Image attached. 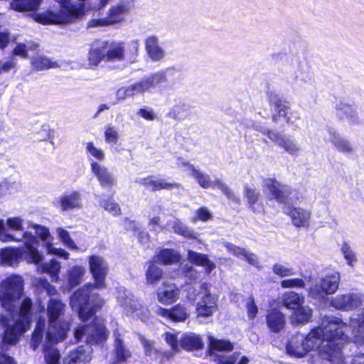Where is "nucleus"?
<instances>
[{
  "instance_id": "nucleus-1",
  "label": "nucleus",
  "mask_w": 364,
  "mask_h": 364,
  "mask_svg": "<svg viewBox=\"0 0 364 364\" xmlns=\"http://www.w3.org/2000/svg\"><path fill=\"white\" fill-rule=\"evenodd\" d=\"M1 293L0 301L2 306L11 313L12 319L4 316H0V324L5 328L2 338L4 344L15 345L21 335L24 333L31 323L29 311L32 301L26 298L21 302L20 307L14 305L15 299L23 292V279L19 275H11L2 281L1 284Z\"/></svg>"
},
{
  "instance_id": "nucleus-2",
  "label": "nucleus",
  "mask_w": 364,
  "mask_h": 364,
  "mask_svg": "<svg viewBox=\"0 0 364 364\" xmlns=\"http://www.w3.org/2000/svg\"><path fill=\"white\" fill-rule=\"evenodd\" d=\"M346 325L343 321L334 316H326L321 325L314 328L306 337L304 343L308 352L317 350L322 359L332 364H344L341 351L345 340Z\"/></svg>"
},
{
  "instance_id": "nucleus-3",
  "label": "nucleus",
  "mask_w": 364,
  "mask_h": 364,
  "mask_svg": "<svg viewBox=\"0 0 364 364\" xmlns=\"http://www.w3.org/2000/svg\"><path fill=\"white\" fill-rule=\"evenodd\" d=\"M90 271L95 279V284H87L76 291L70 298L73 310L78 313L82 321H87L105 303L95 289L105 287V280L108 272V265L100 256L92 255L88 258Z\"/></svg>"
},
{
  "instance_id": "nucleus-4",
  "label": "nucleus",
  "mask_w": 364,
  "mask_h": 364,
  "mask_svg": "<svg viewBox=\"0 0 364 364\" xmlns=\"http://www.w3.org/2000/svg\"><path fill=\"white\" fill-rule=\"evenodd\" d=\"M125 59L124 43L97 39L90 44L88 50L87 68H97L102 62H122Z\"/></svg>"
},
{
  "instance_id": "nucleus-5",
  "label": "nucleus",
  "mask_w": 364,
  "mask_h": 364,
  "mask_svg": "<svg viewBox=\"0 0 364 364\" xmlns=\"http://www.w3.org/2000/svg\"><path fill=\"white\" fill-rule=\"evenodd\" d=\"M65 307L63 302L55 299H51L48 304L49 325L46 339L49 343L55 344L65 338L70 323L67 321L58 320L64 313Z\"/></svg>"
},
{
  "instance_id": "nucleus-6",
  "label": "nucleus",
  "mask_w": 364,
  "mask_h": 364,
  "mask_svg": "<svg viewBox=\"0 0 364 364\" xmlns=\"http://www.w3.org/2000/svg\"><path fill=\"white\" fill-rule=\"evenodd\" d=\"M117 301L118 305L122 308L123 314L127 316L139 319L143 322H146L149 320L150 311L148 307L124 287L118 289Z\"/></svg>"
},
{
  "instance_id": "nucleus-7",
  "label": "nucleus",
  "mask_w": 364,
  "mask_h": 364,
  "mask_svg": "<svg viewBox=\"0 0 364 364\" xmlns=\"http://www.w3.org/2000/svg\"><path fill=\"white\" fill-rule=\"evenodd\" d=\"M36 245L31 244L30 240H26V245L22 247L0 250L1 264L6 266H14L18 264L21 259L26 260L28 263L40 262L43 256L36 249Z\"/></svg>"
},
{
  "instance_id": "nucleus-8",
  "label": "nucleus",
  "mask_w": 364,
  "mask_h": 364,
  "mask_svg": "<svg viewBox=\"0 0 364 364\" xmlns=\"http://www.w3.org/2000/svg\"><path fill=\"white\" fill-rule=\"evenodd\" d=\"M209 287L207 282H203L200 284V290L196 294L194 291L192 293L188 292L189 299H193L194 296H198V301L196 304L197 317H210L218 310V297L210 293Z\"/></svg>"
},
{
  "instance_id": "nucleus-9",
  "label": "nucleus",
  "mask_w": 364,
  "mask_h": 364,
  "mask_svg": "<svg viewBox=\"0 0 364 364\" xmlns=\"http://www.w3.org/2000/svg\"><path fill=\"white\" fill-rule=\"evenodd\" d=\"M108 332L105 326L104 321L97 318L89 326H79L75 331V338L77 341L85 337V341L90 344H99L105 341Z\"/></svg>"
},
{
  "instance_id": "nucleus-10",
  "label": "nucleus",
  "mask_w": 364,
  "mask_h": 364,
  "mask_svg": "<svg viewBox=\"0 0 364 364\" xmlns=\"http://www.w3.org/2000/svg\"><path fill=\"white\" fill-rule=\"evenodd\" d=\"M340 274L338 272H333L322 278L319 284L311 287L309 290V295L317 300L323 299L327 294L335 293L339 285Z\"/></svg>"
},
{
  "instance_id": "nucleus-11",
  "label": "nucleus",
  "mask_w": 364,
  "mask_h": 364,
  "mask_svg": "<svg viewBox=\"0 0 364 364\" xmlns=\"http://www.w3.org/2000/svg\"><path fill=\"white\" fill-rule=\"evenodd\" d=\"M166 81L164 71L158 72L149 77L142 78L141 80L133 83L124 88V97H130L149 90L151 87Z\"/></svg>"
},
{
  "instance_id": "nucleus-12",
  "label": "nucleus",
  "mask_w": 364,
  "mask_h": 364,
  "mask_svg": "<svg viewBox=\"0 0 364 364\" xmlns=\"http://www.w3.org/2000/svg\"><path fill=\"white\" fill-rule=\"evenodd\" d=\"M364 302V294L350 292L338 294L331 299L330 305L333 308L342 311H352L360 306Z\"/></svg>"
},
{
  "instance_id": "nucleus-13",
  "label": "nucleus",
  "mask_w": 364,
  "mask_h": 364,
  "mask_svg": "<svg viewBox=\"0 0 364 364\" xmlns=\"http://www.w3.org/2000/svg\"><path fill=\"white\" fill-rule=\"evenodd\" d=\"M267 101L270 106L274 107L275 113L272 116V121L277 123L280 117H283L287 123H290L288 111L290 109L289 102L273 91L267 93Z\"/></svg>"
},
{
  "instance_id": "nucleus-14",
  "label": "nucleus",
  "mask_w": 364,
  "mask_h": 364,
  "mask_svg": "<svg viewBox=\"0 0 364 364\" xmlns=\"http://www.w3.org/2000/svg\"><path fill=\"white\" fill-rule=\"evenodd\" d=\"M180 296V289L171 282H164L156 290V299L163 305L175 303Z\"/></svg>"
},
{
  "instance_id": "nucleus-15",
  "label": "nucleus",
  "mask_w": 364,
  "mask_h": 364,
  "mask_svg": "<svg viewBox=\"0 0 364 364\" xmlns=\"http://www.w3.org/2000/svg\"><path fill=\"white\" fill-rule=\"evenodd\" d=\"M262 134L276 145L292 156L296 155L299 151V146L293 140L286 137L278 132L266 129L262 132Z\"/></svg>"
},
{
  "instance_id": "nucleus-16",
  "label": "nucleus",
  "mask_w": 364,
  "mask_h": 364,
  "mask_svg": "<svg viewBox=\"0 0 364 364\" xmlns=\"http://www.w3.org/2000/svg\"><path fill=\"white\" fill-rule=\"evenodd\" d=\"M264 187L269 192V199L275 200L279 203H286L291 193L290 191L286 189V186L275 178H266L264 180Z\"/></svg>"
},
{
  "instance_id": "nucleus-17",
  "label": "nucleus",
  "mask_w": 364,
  "mask_h": 364,
  "mask_svg": "<svg viewBox=\"0 0 364 364\" xmlns=\"http://www.w3.org/2000/svg\"><path fill=\"white\" fill-rule=\"evenodd\" d=\"M350 326L354 336V342L358 344H364V309L358 318L350 319ZM355 364H364V353L355 357Z\"/></svg>"
},
{
  "instance_id": "nucleus-18",
  "label": "nucleus",
  "mask_w": 364,
  "mask_h": 364,
  "mask_svg": "<svg viewBox=\"0 0 364 364\" xmlns=\"http://www.w3.org/2000/svg\"><path fill=\"white\" fill-rule=\"evenodd\" d=\"M91 346H81L70 350L63 359V364H87L92 360Z\"/></svg>"
},
{
  "instance_id": "nucleus-19",
  "label": "nucleus",
  "mask_w": 364,
  "mask_h": 364,
  "mask_svg": "<svg viewBox=\"0 0 364 364\" xmlns=\"http://www.w3.org/2000/svg\"><path fill=\"white\" fill-rule=\"evenodd\" d=\"M24 229H0V240L4 242H24L30 240L31 244H37L38 238L26 232Z\"/></svg>"
},
{
  "instance_id": "nucleus-20",
  "label": "nucleus",
  "mask_w": 364,
  "mask_h": 364,
  "mask_svg": "<svg viewBox=\"0 0 364 364\" xmlns=\"http://www.w3.org/2000/svg\"><path fill=\"white\" fill-rule=\"evenodd\" d=\"M156 314L171 321L182 322L186 321L189 316V311L186 306L182 304H177L171 309L158 306L156 309Z\"/></svg>"
},
{
  "instance_id": "nucleus-21",
  "label": "nucleus",
  "mask_w": 364,
  "mask_h": 364,
  "mask_svg": "<svg viewBox=\"0 0 364 364\" xmlns=\"http://www.w3.org/2000/svg\"><path fill=\"white\" fill-rule=\"evenodd\" d=\"M127 11V9L124 4L113 6L109 9L106 17L93 19L92 26H106L119 23L123 20L122 15Z\"/></svg>"
},
{
  "instance_id": "nucleus-22",
  "label": "nucleus",
  "mask_w": 364,
  "mask_h": 364,
  "mask_svg": "<svg viewBox=\"0 0 364 364\" xmlns=\"http://www.w3.org/2000/svg\"><path fill=\"white\" fill-rule=\"evenodd\" d=\"M61 23H71L76 19H80L85 15L83 4L76 6L70 4V1L60 5L58 12Z\"/></svg>"
},
{
  "instance_id": "nucleus-23",
  "label": "nucleus",
  "mask_w": 364,
  "mask_h": 364,
  "mask_svg": "<svg viewBox=\"0 0 364 364\" xmlns=\"http://www.w3.org/2000/svg\"><path fill=\"white\" fill-rule=\"evenodd\" d=\"M55 205L58 206L61 212L80 209L82 206L81 196L78 191H73L68 194L60 196Z\"/></svg>"
},
{
  "instance_id": "nucleus-24",
  "label": "nucleus",
  "mask_w": 364,
  "mask_h": 364,
  "mask_svg": "<svg viewBox=\"0 0 364 364\" xmlns=\"http://www.w3.org/2000/svg\"><path fill=\"white\" fill-rule=\"evenodd\" d=\"M136 183L148 188L151 192L161 190H171L180 187V184L177 183H169L163 179L159 181L154 180L153 176L139 178L136 181Z\"/></svg>"
},
{
  "instance_id": "nucleus-25",
  "label": "nucleus",
  "mask_w": 364,
  "mask_h": 364,
  "mask_svg": "<svg viewBox=\"0 0 364 364\" xmlns=\"http://www.w3.org/2000/svg\"><path fill=\"white\" fill-rule=\"evenodd\" d=\"M122 329H117L114 332V359L112 364L125 362L131 357V352L126 347L122 339Z\"/></svg>"
},
{
  "instance_id": "nucleus-26",
  "label": "nucleus",
  "mask_w": 364,
  "mask_h": 364,
  "mask_svg": "<svg viewBox=\"0 0 364 364\" xmlns=\"http://www.w3.org/2000/svg\"><path fill=\"white\" fill-rule=\"evenodd\" d=\"M90 166L92 173L97 177L101 186L112 188V186H116V180L113 177L112 174L109 172L107 168L100 166L95 161H92L90 163Z\"/></svg>"
},
{
  "instance_id": "nucleus-27",
  "label": "nucleus",
  "mask_w": 364,
  "mask_h": 364,
  "mask_svg": "<svg viewBox=\"0 0 364 364\" xmlns=\"http://www.w3.org/2000/svg\"><path fill=\"white\" fill-rule=\"evenodd\" d=\"M286 214L290 217L293 225L296 228H305L309 225L311 214L309 210L291 206Z\"/></svg>"
},
{
  "instance_id": "nucleus-28",
  "label": "nucleus",
  "mask_w": 364,
  "mask_h": 364,
  "mask_svg": "<svg viewBox=\"0 0 364 364\" xmlns=\"http://www.w3.org/2000/svg\"><path fill=\"white\" fill-rule=\"evenodd\" d=\"M35 230L37 237H39L41 240L43 242V245L46 247L48 253L58 255L65 259H68L69 253L68 252L63 249L56 248L53 246V237L50 236V234L48 231L49 229Z\"/></svg>"
},
{
  "instance_id": "nucleus-29",
  "label": "nucleus",
  "mask_w": 364,
  "mask_h": 364,
  "mask_svg": "<svg viewBox=\"0 0 364 364\" xmlns=\"http://www.w3.org/2000/svg\"><path fill=\"white\" fill-rule=\"evenodd\" d=\"M304 336L296 334L292 336L287 346V353L291 356L301 358L308 353V348L304 343Z\"/></svg>"
},
{
  "instance_id": "nucleus-30",
  "label": "nucleus",
  "mask_w": 364,
  "mask_h": 364,
  "mask_svg": "<svg viewBox=\"0 0 364 364\" xmlns=\"http://www.w3.org/2000/svg\"><path fill=\"white\" fill-rule=\"evenodd\" d=\"M245 198L247 199L248 207L254 213H264V205L261 200L260 193L256 189L246 187L244 191Z\"/></svg>"
},
{
  "instance_id": "nucleus-31",
  "label": "nucleus",
  "mask_w": 364,
  "mask_h": 364,
  "mask_svg": "<svg viewBox=\"0 0 364 364\" xmlns=\"http://www.w3.org/2000/svg\"><path fill=\"white\" fill-rule=\"evenodd\" d=\"M188 259L192 264L203 267L207 275L215 268V264L210 261L206 255L188 250Z\"/></svg>"
},
{
  "instance_id": "nucleus-32",
  "label": "nucleus",
  "mask_w": 364,
  "mask_h": 364,
  "mask_svg": "<svg viewBox=\"0 0 364 364\" xmlns=\"http://www.w3.org/2000/svg\"><path fill=\"white\" fill-rule=\"evenodd\" d=\"M267 324L272 332L278 333L285 325V316L279 311L274 309L267 315Z\"/></svg>"
},
{
  "instance_id": "nucleus-33",
  "label": "nucleus",
  "mask_w": 364,
  "mask_h": 364,
  "mask_svg": "<svg viewBox=\"0 0 364 364\" xmlns=\"http://www.w3.org/2000/svg\"><path fill=\"white\" fill-rule=\"evenodd\" d=\"M180 346L186 350H194L202 348L203 343L199 335L190 332L181 337Z\"/></svg>"
},
{
  "instance_id": "nucleus-34",
  "label": "nucleus",
  "mask_w": 364,
  "mask_h": 364,
  "mask_svg": "<svg viewBox=\"0 0 364 364\" xmlns=\"http://www.w3.org/2000/svg\"><path fill=\"white\" fill-rule=\"evenodd\" d=\"M153 260L162 264H172L180 262L181 255L175 250L163 249L154 257Z\"/></svg>"
},
{
  "instance_id": "nucleus-35",
  "label": "nucleus",
  "mask_w": 364,
  "mask_h": 364,
  "mask_svg": "<svg viewBox=\"0 0 364 364\" xmlns=\"http://www.w3.org/2000/svg\"><path fill=\"white\" fill-rule=\"evenodd\" d=\"M336 109L337 117L340 120L347 119L351 124L358 123L357 113L350 105L340 102L336 105Z\"/></svg>"
},
{
  "instance_id": "nucleus-36",
  "label": "nucleus",
  "mask_w": 364,
  "mask_h": 364,
  "mask_svg": "<svg viewBox=\"0 0 364 364\" xmlns=\"http://www.w3.org/2000/svg\"><path fill=\"white\" fill-rule=\"evenodd\" d=\"M225 247L229 252L237 257L245 259L250 264L258 266L259 262L257 257L253 253L247 252L245 249L239 247L231 243H226Z\"/></svg>"
},
{
  "instance_id": "nucleus-37",
  "label": "nucleus",
  "mask_w": 364,
  "mask_h": 364,
  "mask_svg": "<svg viewBox=\"0 0 364 364\" xmlns=\"http://www.w3.org/2000/svg\"><path fill=\"white\" fill-rule=\"evenodd\" d=\"M60 264L56 259H50L48 262L42 264L38 267V272L48 274L53 282H57L59 280V272L60 270Z\"/></svg>"
},
{
  "instance_id": "nucleus-38",
  "label": "nucleus",
  "mask_w": 364,
  "mask_h": 364,
  "mask_svg": "<svg viewBox=\"0 0 364 364\" xmlns=\"http://www.w3.org/2000/svg\"><path fill=\"white\" fill-rule=\"evenodd\" d=\"M145 48L148 55L152 60H159L163 58L164 51L159 46L156 37H148L145 41Z\"/></svg>"
},
{
  "instance_id": "nucleus-39",
  "label": "nucleus",
  "mask_w": 364,
  "mask_h": 364,
  "mask_svg": "<svg viewBox=\"0 0 364 364\" xmlns=\"http://www.w3.org/2000/svg\"><path fill=\"white\" fill-rule=\"evenodd\" d=\"M210 354H215V352L231 351L233 349V345L228 340L217 339L213 336H208Z\"/></svg>"
},
{
  "instance_id": "nucleus-40",
  "label": "nucleus",
  "mask_w": 364,
  "mask_h": 364,
  "mask_svg": "<svg viewBox=\"0 0 364 364\" xmlns=\"http://www.w3.org/2000/svg\"><path fill=\"white\" fill-rule=\"evenodd\" d=\"M86 272V269L82 266H74L68 272L67 279L70 288L80 284Z\"/></svg>"
},
{
  "instance_id": "nucleus-41",
  "label": "nucleus",
  "mask_w": 364,
  "mask_h": 364,
  "mask_svg": "<svg viewBox=\"0 0 364 364\" xmlns=\"http://www.w3.org/2000/svg\"><path fill=\"white\" fill-rule=\"evenodd\" d=\"M35 20L43 25L61 24L60 14L51 10L35 15Z\"/></svg>"
},
{
  "instance_id": "nucleus-42",
  "label": "nucleus",
  "mask_w": 364,
  "mask_h": 364,
  "mask_svg": "<svg viewBox=\"0 0 364 364\" xmlns=\"http://www.w3.org/2000/svg\"><path fill=\"white\" fill-rule=\"evenodd\" d=\"M304 299L294 291L287 292L282 297V302L285 307L289 309H296L301 306Z\"/></svg>"
},
{
  "instance_id": "nucleus-43",
  "label": "nucleus",
  "mask_w": 364,
  "mask_h": 364,
  "mask_svg": "<svg viewBox=\"0 0 364 364\" xmlns=\"http://www.w3.org/2000/svg\"><path fill=\"white\" fill-rule=\"evenodd\" d=\"M154 260L150 262L146 272V279L148 284H156L164 274L162 269L154 264Z\"/></svg>"
},
{
  "instance_id": "nucleus-44",
  "label": "nucleus",
  "mask_w": 364,
  "mask_h": 364,
  "mask_svg": "<svg viewBox=\"0 0 364 364\" xmlns=\"http://www.w3.org/2000/svg\"><path fill=\"white\" fill-rule=\"evenodd\" d=\"M240 355V354L237 353H234L230 355H215V361L218 364H247L248 358L242 356L239 359Z\"/></svg>"
},
{
  "instance_id": "nucleus-45",
  "label": "nucleus",
  "mask_w": 364,
  "mask_h": 364,
  "mask_svg": "<svg viewBox=\"0 0 364 364\" xmlns=\"http://www.w3.org/2000/svg\"><path fill=\"white\" fill-rule=\"evenodd\" d=\"M311 315V309L309 307L301 306L294 311L291 320L294 324L304 323L309 321Z\"/></svg>"
},
{
  "instance_id": "nucleus-46",
  "label": "nucleus",
  "mask_w": 364,
  "mask_h": 364,
  "mask_svg": "<svg viewBox=\"0 0 364 364\" xmlns=\"http://www.w3.org/2000/svg\"><path fill=\"white\" fill-rule=\"evenodd\" d=\"M31 63L33 69L37 71L46 70L58 67L57 63L53 62L49 58L43 55H38L33 58Z\"/></svg>"
},
{
  "instance_id": "nucleus-47",
  "label": "nucleus",
  "mask_w": 364,
  "mask_h": 364,
  "mask_svg": "<svg viewBox=\"0 0 364 364\" xmlns=\"http://www.w3.org/2000/svg\"><path fill=\"white\" fill-rule=\"evenodd\" d=\"M46 321L45 318H38L36 328L34 330V332L33 333L31 338V346L33 350H36L38 347L40 343L43 339V330L46 326Z\"/></svg>"
},
{
  "instance_id": "nucleus-48",
  "label": "nucleus",
  "mask_w": 364,
  "mask_h": 364,
  "mask_svg": "<svg viewBox=\"0 0 364 364\" xmlns=\"http://www.w3.org/2000/svg\"><path fill=\"white\" fill-rule=\"evenodd\" d=\"M11 7L16 11L24 12L36 11L39 6L33 0H13Z\"/></svg>"
},
{
  "instance_id": "nucleus-49",
  "label": "nucleus",
  "mask_w": 364,
  "mask_h": 364,
  "mask_svg": "<svg viewBox=\"0 0 364 364\" xmlns=\"http://www.w3.org/2000/svg\"><path fill=\"white\" fill-rule=\"evenodd\" d=\"M100 206L111 213L113 216H119L122 214L121 208L119 205L114 201L112 196L102 200L100 201Z\"/></svg>"
},
{
  "instance_id": "nucleus-50",
  "label": "nucleus",
  "mask_w": 364,
  "mask_h": 364,
  "mask_svg": "<svg viewBox=\"0 0 364 364\" xmlns=\"http://www.w3.org/2000/svg\"><path fill=\"white\" fill-rule=\"evenodd\" d=\"M189 169L201 188H208L211 186V181L208 175L200 172L198 169H196L193 165H190Z\"/></svg>"
},
{
  "instance_id": "nucleus-51",
  "label": "nucleus",
  "mask_w": 364,
  "mask_h": 364,
  "mask_svg": "<svg viewBox=\"0 0 364 364\" xmlns=\"http://www.w3.org/2000/svg\"><path fill=\"white\" fill-rule=\"evenodd\" d=\"M341 252L348 265L350 267H353L357 262L358 259L355 252L351 248L350 245L347 242H343L341 247Z\"/></svg>"
},
{
  "instance_id": "nucleus-52",
  "label": "nucleus",
  "mask_w": 364,
  "mask_h": 364,
  "mask_svg": "<svg viewBox=\"0 0 364 364\" xmlns=\"http://www.w3.org/2000/svg\"><path fill=\"white\" fill-rule=\"evenodd\" d=\"M44 356L48 364H58L60 357L57 348L47 346L44 349Z\"/></svg>"
},
{
  "instance_id": "nucleus-53",
  "label": "nucleus",
  "mask_w": 364,
  "mask_h": 364,
  "mask_svg": "<svg viewBox=\"0 0 364 364\" xmlns=\"http://www.w3.org/2000/svg\"><path fill=\"white\" fill-rule=\"evenodd\" d=\"M272 271L275 274L280 277H291L295 274V272L292 267L284 265L280 263L274 264Z\"/></svg>"
},
{
  "instance_id": "nucleus-54",
  "label": "nucleus",
  "mask_w": 364,
  "mask_h": 364,
  "mask_svg": "<svg viewBox=\"0 0 364 364\" xmlns=\"http://www.w3.org/2000/svg\"><path fill=\"white\" fill-rule=\"evenodd\" d=\"M332 143L341 152L350 153L353 151L350 143L345 139L340 136H335L332 139Z\"/></svg>"
},
{
  "instance_id": "nucleus-55",
  "label": "nucleus",
  "mask_w": 364,
  "mask_h": 364,
  "mask_svg": "<svg viewBox=\"0 0 364 364\" xmlns=\"http://www.w3.org/2000/svg\"><path fill=\"white\" fill-rule=\"evenodd\" d=\"M104 136L107 144H117L119 141V133L114 127H105Z\"/></svg>"
},
{
  "instance_id": "nucleus-56",
  "label": "nucleus",
  "mask_w": 364,
  "mask_h": 364,
  "mask_svg": "<svg viewBox=\"0 0 364 364\" xmlns=\"http://www.w3.org/2000/svg\"><path fill=\"white\" fill-rule=\"evenodd\" d=\"M213 215L206 207H200L195 211L192 220L206 222L211 220Z\"/></svg>"
},
{
  "instance_id": "nucleus-57",
  "label": "nucleus",
  "mask_w": 364,
  "mask_h": 364,
  "mask_svg": "<svg viewBox=\"0 0 364 364\" xmlns=\"http://www.w3.org/2000/svg\"><path fill=\"white\" fill-rule=\"evenodd\" d=\"M281 287L282 288H304L305 282L300 278H290L284 279L281 282Z\"/></svg>"
},
{
  "instance_id": "nucleus-58",
  "label": "nucleus",
  "mask_w": 364,
  "mask_h": 364,
  "mask_svg": "<svg viewBox=\"0 0 364 364\" xmlns=\"http://www.w3.org/2000/svg\"><path fill=\"white\" fill-rule=\"evenodd\" d=\"M85 146L87 153H89L95 159L98 161H103L105 159V154L102 150L96 148L92 142H87Z\"/></svg>"
},
{
  "instance_id": "nucleus-59",
  "label": "nucleus",
  "mask_w": 364,
  "mask_h": 364,
  "mask_svg": "<svg viewBox=\"0 0 364 364\" xmlns=\"http://www.w3.org/2000/svg\"><path fill=\"white\" fill-rule=\"evenodd\" d=\"M60 240L62 242L71 250H77V247L75 245L73 240L70 238L69 233L65 229H58V232Z\"/></svg>"
},
{
  "instance_id": "nucleus-60",
  "label": "nucleus",
  "mask_w": 364,
  "mask_h": 364,
  "mask_svg": "<svg viewBox=\"0 0 364 364\" xmlns=\"http://www.w3.org/2000/svg\"><path fill=\"white\" fill-rule=\"evenodd\" d=\"M166 342L171 346L173 352L179 351L180 346L176 335L171 333H166L164 334Z\"/></svg>"
},
{
  "instance_id": "nucleus-61",
  "label": "nucleus",
  "mask_w": 364,
  "mask_h": 364,
  "mask_svg": "<svg viewBox=\"0 0 364 364\" xmlns=\"http://www.w3.org/2000/svg\"><path fill=\"white\" fill-rule=\"evenodd\" d=\"M141 342L144 346V352L146 355L153 357L158 353L157 350L154 346V343L144 337L141 338Z\"/></svg>"
},
{
  "instance_id": "nucleus-62",
  "label": "nucleus",
  "mask_w": 364,
  "mask_h": 364,
  "mask_svg": "<svg viewBox=\"0 0 364 364\" xmlns=\"http://www.w3.org/2000/svg\"><path fill=\"white\" fill-rule=\"evenodd\" d=\"M246 308L247 311V316L250 319H253L256 317L258 308L255 302L253 297H250L246 303Z\"/></svg>"
},
{
  "instance_id": "nucleus-63",
  "label": "nucleus",
  "mask_w": 364,
  "mask_h": 364,
  "mask_svg": "<svg viewBox=\"0 0 364 364\" xmlns=\"http://www.w3.org/2000/svg\"><path fill=\"white\" fill-rule=\"evenodd\" d=\"M14 55L20 56L22 58L26 59L28 58V47L25 43H19L12 50Z\"/></svg>"
},
{
  "instance_id": "nucleus-64",
  "label": "nucleus",
  "mask_w": 364,
  "mask_h": 364,
  "mask_svg": "<svg viewBox=\"0 0 364 364\" xmlns=\"http://www.w3.org/2000/svg\"><path fill=\"white\" fill-rule=\"evenodd\" d=\"M215 186L221 191V192L227 196L229 199H235V195L228 188V186L224 183L217 181L215 182Z\"/></svg>"
}]
</instances>
